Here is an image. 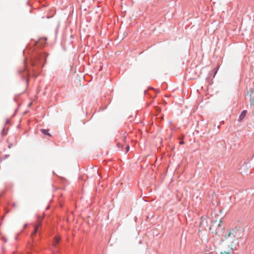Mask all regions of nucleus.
Returning a JSON list of instances; mask_svg holds the SVG:
<instances>
[{
  "mask_svg": "<svg viewBox=\"0 0 254 254\" xmlns=\"http://www.w3.org/2000/svg\"><path fill=\"white\" fill-rule=\"evenodd\" d=\"M213 254V253H211V254Z\"/></svg>",
  "mask_w": 254,
  "mask_h": 254,
  "instance_id": "5701e85b",
  "label": "nucleus"
},
{
  "mask_svg": "<svg viewBox=\"0 0 254 254\" xmlns=\"http://www.w3.org/2000/svg\"><path fill=\"white\" fill-rule=\"evenodd\" d=\"M126 149L127 152L129 150V146L128 145H127L126 147Z\"/></svg>",
  "mask_w": 254,
  "mask_h": 254,
  "instance_id": "f8f14e48",
  "label": "nucleus"
},
{
  "mask_svg": "<svg viewBox=\"0 0 254 254\" xmlns=\"http://www.w3.org/2000/svg\"><path fill=\"white\" fill-rule=\"evenodd\" d=\"M4 130H5V128H4V127H3V129H2V131H1V134H2V135H6V133H4Z\"/></svg>",
  "mask_w": 254,
  "mask_h": 254,
  "instance_id": "1a4fd4ad",
  "label": "nucleus"
},
{
  "mask_svg": "<svg viewBox=\"0 0 254 254\" xmlns=\"http://www.w3.org/2000/svg\"><path fill=\"white\" fill-rule=\"evenodd\" d=\"M12 205H13V207H16V204H15V203H13L12 204Z\"/></svg>",
  "mask_w": 254,
  "mask_h": 254,
  "instance_id": "a211bd4d",
  "label": "nucleus"
},
{
  "mask_svg": "<svg viewBox=\"0 0 254 254\" xmlns=\"http://www.w3.org/2000/svg\"><path fill=\"white\" fill-rule=\"evenodd\" d=\"M9 120H8V119H7V120H6L5 124H8V123H9Z\"/></svg>",
  "mask_w": 254,
  "mask_h": 254,
  "instance_id": "f3484780",
  "label": "nucleus"
},
{
  "mask_svg": "<svg viewBox=\"0 0 254 254\" xmlns=\"http://www.w3.org/2000/svg\"><path fill=\"white\" fill-rule=\"evenodd\" d=\"M47 55L45 53H39L35 57L31 60V65L32 68L29 69L26 66L23 68L19 69L18 73L21 75L22 80L26 79V77H29L32 74V76L37 77V72L42 68L44 64L43 61L46 60Z\"/></svg>",
  "mask_w": 254,
  "mask_h": 254,
  "instance_id": "f257e3e1",
  "label": "nucleus"
},
{
  "mask_svg": "<svg viewBox=\"0 0 254 254\" xmlns=\"http://www.w3.org/2000/svg\"><path fill=\"white\" fill-rule=\"evenodd\" d=\"M230 253V252H226L224 251V252H221L220 254H229Z\"/></svg>",
  "mask_w": 254,
  "mask_h": 254,
  "instance_id": "9d476101",
  "label": "nucleus"
},
{
  "mask_svg": "<svg viewBox=\"0 0 254 254\" xmlns=\"http://www.w3.org/2000/svg\"><path fill=\"white\" fill-rule=\"evenodd\" d=\"M179 144H181V145L184 144V141H183V140H181V141H180V142H179Z\"/></svg>",
  "mask_w": 254,
  "mask_h": 254,
  "instance_id": "ddd939ff",
  "label": "nucleus"
},
{
  "mask_svg": "<svg viewBox=\"0 0 254 254\" xmlns=\"http://www.w3.org/2000/svg\"><path fill=\"white\" fill-rule=\"evenodd\" d=\"M41 223L39 222L35 226V229L33 233L32 234V236L35 235L38 231L39 227L40 226Z\"/></svg>",
  "mask_w": 254,
  "mask_h": 254,
  "instance_id": "423d86ee",
  "label": "nucleus"
},
{
  "mask_svg": "<svg viewBox=\"0 0 254 254\" xmlns=\"http://www.w3.org/2000/svg\"><path fill=\"white\" fill-rule=\"evenodd\" d=\"M222 222V221L221 220L218 222L216 220L212 221L209 227L210 231L212 233H215L216 235H218L219 237L222 235H224L225 229L221 224Z\"/></svg>",
  "mask_w": 254,
  "mask_h": 254,
  "instance_id": "7ed1b4c3",
  "label": "nucleus"
},
{
  "mask_svg": "<svg viewBox=\"0 0 254 254\" xmlns=\"http://www.w3.org/2000/svg\"><path fill=\"white\" fill-rule=\"evenodd\" d=\"M58 29H59V26H58L56 28V30H55V34L56 35H57V33H58Z\"/></svg>",
  "mask_w": 254,
  "mask_h": 254,
  "instance_id": "9b49d317",
  "label": "nucleus"
},
{
  "mask_svg": "<svg viewBox=\"0 0 254 254\" xmlns=\"http://www.w3.org/2000/svg\"><path fill=\"white\" fill-rule=\"evenodd\" d=\"M242 236V232L237 228L232 229L229 231H226L224 235L220 236L222 237L221 240L231 247V250H233V247L238 243L239 239Z\"/></svg>",
  "mask_w": 254,
  "mask_h": 254,
  "instance_id": "f03ea898",
  "label": "nucleus"
},
{
  "mask_svg": "<svg viewBox=\"0 0 254 254\" xmlns=\"http://www.w3.org/2000/svg\"><path fill=\"white\" fill-rule=\"evenodd\" d=\"M247 113V111L245 110L241 112L240 115H239V118L238 119V121L239 122H241L243 119L245 118L246 114Z\"/></svg>",
  "mask_w": 254,
  "mask_h": 254,
  "instance_id": "20e7f679",
  "label": "nucleus"
},
{
  "mask_svg": "<svg viewBox=\"0 0 254 254\" xmlns=\"http://www.w3.org/2000/svg\"><path fill=\"white\" fill-rule=\"evenodd\" d=\"M251 104L254 103V98L251 99Z\"/></svg>",
  "mask_w": 254,
  "mask_h": 254,
  "instance_id": "2eb2a0df",
  "label": "nucleus"
},
{
  "mask_svg": "<svg viewBox=\"0 0 254 254\" xmlns=\"http://www.w3.org/2000/svg\"><path fill=\"white\" fill-rule=\"evenodd\" d=\"M60 240V238L59 237H56L54 241L53 245L55 247H56L57 245L58 244Z\"/></svg>",
  "mask_w": 254,
  "mask_h": 254,
  "instance_id": "0eeeda50",
  "label": "nucleus"
},
{
  "mask_svg": "<svg viewBox=\"0 0 254 254\" xmlns=\"http://www.w3.org/2000/svg\"><path fill=\"white\" fill-rule=\"evenodd\" d=\"M41 132L45 135H47L49 136H51V134L49 133V129H41Z\"/></svg>",
  "mask_w": 254,
  "mask_h": 254,
  "instance_id": "39448f33",
  "label": "nucleus"
},
{
  "mask_svg": "<svg viewBox=\"0 0 254 254\" xmlns=\"http://www.w3.org/2000/svg\"><path fill=\"white\" fill-rule=\"evenodd\" d=\"M117 146L119 148H121V149L123 148V144H122V143H121L119 142H117Z\"/></svg>",
  "mask_w": 254,
  "mask_h": 254,
  "instance_id": "6e6552de",
  "label": "nucleus"
},
{
  "mask_svg": "<svg viewBox=\"0 0 254 254\" xmlns=\"http://www.w3.org/2000/svg\"><path fill=\"white\" fill-rule=\"evenodd\" d=\"M147 91L146 90L144 91V94H146Z\"/></svg>",
  "mask_w": 254,
  "mask_h": 254,
  "instance_id": "4be33fe9",
  "label": "nucleus"
},
{
  "mask_svg": "<svg viewBox=\"0 0 254 254\" xmlns=\"http://www.w3.org/2000/svg\"><path fill=\"white\" fill-rule=\"evenodd\" d=\"M8 156H9V155H6L5 156V158H6V157H8Z\"/></svg>",
  "mask_w": 254,
  "mask_h": 254,
  "instance_id": "aec40b11",
  "label": "nucleus"
},
{
  "mask_svg": "<svg viewBox=\"0 0 254 254\" xmlns=\"http://www.w3.org/2000/svg\"><path fill=\"white\" fill-rule=\"evenodd\" d=\"M26 82L27 83L28 82V79H26Z\"/></svg>",
  "mask_w": 254,
  "mask_h": 254,
  "instance_id": "412c9836",
  "label": "nucleus"
},
{
  "mask_svg": "<svg viewBox=\"0 0 254 254\" xmlns=\"http://www.w3.org/2000/svg\"><path fill=\"white\" fill-rule=\"evenodd\" d=\"M13 146L12 143H10L8 145V148H11Z\"/></svg>",
  "mask_w": 254,
  "mask_h": 254,
  "instance_id": "4468645a",
  "label": "nucleus"
},
{
  "mask_svg": "<svg viewBox=\"0 0 254 254\" xmlns=\"http://www.w3.org/2000/svg\"><path fill=\"white\" fill-rule=\"evenodd\" d=\"M149 89L153 90H156L153 87H150L149 88Z\"/></svg>",
  "mask_w": 254,
  "mask_h": 254,
  "instance_id": "dca6fc26",
  "label": "nucleus"
},
{
  "mask_svg": "<svg viewBox=\"0 0 254 254\" xmlns=\"http://www.w3.org/2000/svg\"><path fill=\"white\" fill-rule=\"evenodd\" d=\"M123 139L125 140L126 138V136H123Z\"/></svg>",
  "mask_w": 254,
  "mask_h": 254,
  "instance_id": "6ab92c4d",
  "label": "nucleus"
}]
</instances>
